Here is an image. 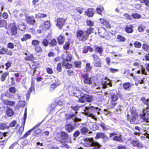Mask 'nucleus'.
I'll return each mask as SVG.
<instances>
[{
  "instance_id": "37998d69",
  "label": "nucleus",
  "mask_w": 149,
  "mask_h": 149,
  "mask_svg": "<svg viewBox=\"0 0 149 149\" xmlns=\"http://www.w3.org/2000/svg\"><path fill=\"white\" fill-rule=\"evenodd\" d=\"M80 130L82 134H86L88 131V129L86 127H84L81 129Z\"/></svg>"
},
{
  "instance_id": "4c0bfd02",
  "label": "nucleus",
  "mask_w": 149,
  "mask_h": 149,
  "mask_svg": "<svg viewBox=\"0 0 149 149\" xmlns=\"http://www.w3.org/2000/svg\"><path fill=\"white\" fill-rule=\"evenodd\" d=\"M90 10H87L85 12V15H86L88 16L92 17L93 15V13L91 11H90Z\"/></svg>"
},
{
  "instance_id": "e433bc0d",
  "label": "nucleus",
  "mask_w": 149,
  "mask_h": 149,
  "mask_svg": "<svg viewBox=\"0 0 149 149\" xmlns=\"http://www.w3.org/2000/svg\"><path fill=\"white\" fill-rule=\"evenodd\" d=\"M100 126L104 130H107L109 129L110 127L106 125H105L104 123H102Z\"/></svg>"
},
{
  "instance_id": "680f3d73",
  "label": "nucleus",
  "mask_w": 149,
  "mask_h": 149,
  "mask_svg": "<svg viewBox=\"0 0 149 149\" xmlns=\"http://www.w3.org/2000/svg\"><path fill=\"white\" fill-rule=\"evenodd\" d=\"M9 92L12 93H14L16 92V89L14 87H11L9 88Z\"/></svg>"
},
{
  "instance_id": "69168bd1",
  "label": "nucleus",
  "mask_w": 149,
  "mask_h": 149,
  "mask_svg": "<svg viewBox=\"0 0 149 149\" xmlns=\"http://www.w3.org/2000/svg\"><path fill=\"white\" fill-rule=\"evenodd\" d=\"M74 64L75 67H80L81 63L80 61H75L74 63Z\"/></svg>"
},
{
  "instance_id": "423d86ee",
  "label": "nucleus",
  "mask_w": 149,
  "mask_h": 149,
  "mask_svg": "<svg viewBox=\"0 0 149 149\" xmlns=\"http://www.w3.org/2000/svg\"><path fill=\"white\" fill-rule=\"evenodd\" d=\"M118 99V96L115 94L112 95H111L110 104L113 106H115L117 103V101Z\"/></svg>"
},
{
  "instance_id": "09e8293b",
  "label": "nucleus",
  "mask_w": 149,
  "mask_h": 149,
  "mask_svg": "<svg viewBox=\"0 0 149 149\" xmlns=\"http://www.w3.org/2000/svg\"><path fill=\"white\" fill-rule=\"evenodd\" d=\"M139 141L137 140H134L131 143L134 146H137Z\"/></svg>"
},
{
  "instance_id": "052dcab7",
  "label": "nucleus",
  "mask_w": 149,
  "mask_h": 149,
  "mask_svg": "<svg viewBox=\"0 0 149 149\" xmlns=\"http://www.w3.org/2000/svg\"><path fill=\"white\" fill-rule=\"evenodd\" d=\"M6 24V22L4 20H1L0 21V27H3Z\"/></svg>"
},
{
  "instance_id": "dca6fc26",
  "label": "nucleus",
  "mask_w": 149,
  "mask_h": 149,
  "mask_svg": "<svg viewBox=\"0 0 149 149\" xmlns=\"http://www.w3.org/2000/svg\"><path fill=\"white\" fill-rule=\"evenodd\" d=\"M26 20L27 22L31 24H33L35 22V20L33 17H30L28 16L26 17Z\"/></svg>"
},
{
  "instance_id": "79ce46f5",
  "label": "nucleus",
  "mask_w": 149,
  "mask_h": 149,
  "mask_svg": "<svg viewBox=\"0 0 149 149\" xmlns=\"http://www.w3.org/2000/svg\"><path fill=\"white\" fill-rule=\"evenodd\" d=\"M142 48L144 50L149 51V46L147 44L144 43L142 46Z\"/></svg>"
},
{
  "instance_id": "ea45409f",
  "label": "nucleus",
  "mask_w": 149,
  "mask_h": 149,
  "mask_svg": "<svg viewBox=\"0 0 149 149\" xmlns=\"http://www.w3.org/2000/svg\"><path fill=\"white\" fill-rule=\"evenodd\" d=\"M24 58L26 61H32L34 59V57L33 54H31L30 56L25 57Z\"/></svg>"
},
{
  "instance_id": "7ed1b4c3",
  "label": "nucleus",
  "mask_w": 149,
  "mask_h": 149,
  "mask_svg": "<svg viewBox=\"0 0 149 149\" xmlns=\"http://www.w3.org/2000/svg\"><path fill=\"white\" fill-rule=\"evenodd\" d=\"M84 31L81 30H79L77 31V38L80 40L85 41L87 39V36L85 33Z\"/></svg>"
},
{
  "instance_id": "5fc2aeb1",
  "label": "nucleus",
  "mask_w": 149,
  "mask_h": 149,
  "mask_svg": "<svg viewBox=\"0 0 149 149\" xmlns=\"http://www.w3.org/2000/svg\"><path fill=\"white\" fill-rule=\"evenodd\" d=\"M26 103L24 101H19L18 103V105L21 107H24Z\"/></svg>"
},
{
  "instance_id": "20e7f679",
  "label": "nucleus",
  "mask_w": 149,
  "mask_h": 149,
  "mask_svg": "<svg viewBox=\"0 0 149 149\" xmlns=\"http://www.w3.org/2000/svg\"><path fill=\"white\" fill-rule=\"evenodd\" d=\"M93 108H95L93 106L91 107H86L85 108L84 113L85 115L88 116V117H91L92 118L96 120L97 119L95 116L93 114L90 113L89 112V110H90Z\"/></svg>"
},
{
  "instance_id": "0e129e2a",
  "label": "nucleus",
  "mask_w": 149,
  "mask_h": 149,
  "mask_svg": "<svg viewBox=\"0 0 149 149\" xmlns=\"http://www.w3.org/2000/svg\"><path fill=\"white\" fill-rule=\"evenodd\" d=\"M57 44V42L56 40L54 39H53L50 43V45L52 46H54L56 45Z\"/></svg>"
},
{
  "instance_id": "9b49d317",
  "label": "nucleus",
  "mask_w": 149,
  "mask_h": 149,
  "mask_svg": "<svg viewBox=\"0 0 149 149\" xmlns=\"http://www.w3.org/2000/svg\"><path fill=\"white\" fill-rule=\"evenodd\" d=\"M74 126L72 124H67L65 126L66 131L68 132H72L74 129Z\"/></svg>"
},
{
  "instance_id": "2f4dec72",
  "label": "nucleus",
  "mask_w": 149,
  "mask_h": 149,
  "mask_svg": "<svg viewBox=\"0 0 149 149\" xmlns=\"http://www.w3.org/2000/svg\"><path fill=\"white\" fill-rule=\"evenodd\" d=\"M47 16V15L45 14H44L41 13H38L36 14V17L37 18L40 17H45Z\"/></svg>"
},
{
  "instance_id": "4468645a",
  "label": "nucleus",
  "mask_w": 149,
  "mask_h": 149,
  "mask_svg": "<svg viewBox=\"0 0 149 149\" xmlns=\"http://www.w3.org/2000/svg\"><path fill=\"white\" fill-rule=\"evenodd\" d=\"M94 65L96 67H101V63L100 59L96 56H94Z\"/></svg>"
},
{
  "instance_id": "de8ad7c7",
  "label": "nucleus",
  "mask_w": 149,
  "mask_h": 149,
  "mask_svg": "<svg viewBox=\"0 0 149 149\" xmlns=\"http://www.w3.org/2000/svg\"><path fill=\"white\" fill-rule=\"evenodd\" d=\"M87 25L89 26H93L94 25V23L91 20H88L86 21Z\"/></svg>"
},
{
  "instance_id": "774afa93",
  "label": "nucleus",
  "mask_w": 149,
  "mask_h": 149,
  "mask_svg": "<svg viewBox=\"0 0 149 149\" xmlns=\"http://www.w3.org/2000/svg\"><path fill=\"white\" fill-rule=\"evenodd\" d=\"M18 27L19 29L22 31H23L25 28V26L24 25H19Z\"/></svg>"
},
{
  "instance_id": "a211bd4d",
  "label": "nucleus",
  "mask_w": 149,
  "mask_h": 149,
  "mask_svg": "<svg viewBox=\"0 0 149 149\" xmlns=\"http://www.w3.org/2000/svg\"><path fill=\"white\" fill-rule=\"evenodd\" d=\"M100 84H99L97 82H95L93 83V87L95 86H97V87L95 89L94 91V92L95 93H99L100 92H101L100 90L101 88H99V86H98V85H100Z\"/></svg>"
},
{
  "instance_id": "8fccbe9b",
  "label": "nucleus",
  "mask_w": 149,
  "mask_h": 149,
  "mask_svg": "<svg viewBox=\"0 0 149 149\" xmlns=\"http://www.w3.org/2000/svg\"><path fill=\"white\" fill-rule=\"evenodd\" d=\"M70 44V43L69 42H66L63 47L64 49L65 50L68 49L69 48Z\"/></svg>"
},
{
  "instance_id": "f704fd0d",
  "label": "nucleus",
  "mask_w": 149,
  "mask_h": 149,
  "mask_svg": "<svg viewBox=\"0 0 149 149\" xmlns=\"http://www.w3.org/2000/svg\"><path fill=\"white\" fill-rule=\"evenodd\" d=\"M16 129H19V130L17 131V132L19 134H21L24 130V128L22 127H20L19 125H18L16 126Z\"/></svg>"
},
{
  "instance_id": "bb28decb",
  "label": "nucleus",
  "mask_w": 149,
  "mask_h": 149,
  "mask_svg": "<svg viewBox=\"0 0 149 149\" xmlns=\"http://www.w3.org/2000/svg\"><path fill=\"white\" fill-rule=\"evenodd\" d=\"M58 44L61 45L63 43L65 38L63 36L60 35L58 38Z\"/></svg>"
},
{
  "instance_id": "c03bdc74",
  "label": "nucleus",
  "mask_w": 149,
  "mask_h": 149,
  "mask_svg": "<svg viewBox=\"0 0 149 149\" xmlns=\"http://www.w3.org/2000/svg\"><path fill=\"white\" fill-rule=\"evenodd\" d=\"M134 47L137 48H140L141 46V43L138 41H136L134 43Z\"/></svg>"
},
{
  "instance_id": "f257e3e1",
  "label": "nucleus",
  "mask_w": 149,
  "mask_h": 149,
  "mask_svg": "<svg viewBox=\"0 0 149 149\" xmlns=\"http://www.w3.org/2000/svg\"><path fill=\"white\" fill-rule=\"evenodd\" d=\"M85 146L87 147L91 146H95V147L93 149H99L100 147L99 143L95 142L93 139L86 138L84 140Z\"/></svg>"
},
{
  "instance_id": "a18cd8bd",
  "label": "nucleus",
  "mask_w": 149,
  "mask_h": 149,
  "mask_svg": "<svg viewBox=\"0 0 149 149\" xmlns=\"http://www.w3.org/2000/svg\"><path fill=\"white\" fill-rule=\"evenodd\" d=\"M146 28V27L142 25H140L138 28V30L139 31L142 32Z\"/></svg>"
},
{
  "instance_id": "1a4fd4ad",
  "label": "nucleus",
  "mask_w": 149,
  "mask_h": 149,
  "mask_svg": "<svg viewBox=\"0 0 149 149\" xmlns=\"http://www.w3.org/2000/svg\"><path fill=\"white\" fill-rule=\"evenodd\" d=\"M65 22V20L64 18H58L57 19L56 25L58 27L61 28L63 26Z\"/></svg>"
},
{
  "instance_id": "f3484780",
  "label": "nucleus",
  "mask_w": 149,
  "mask_h": 149,
  "mask_svg": "<svg viewBox=\"0 0 149 149\" xmlns=\"http://www.w3.org/2000/svg\"><path fill=\"white\" fill-rule=\"evenodd\" d=\"M115 141L123 142V139L122 138V135L120 134L119 136H114L113 139Z\"/></svg>"
},
{
  "instance_id": "393cba45",
  "label": "nucleus",
  "mask_w": 149,
  "mask_h": 149,
  "mask_svg": "<svg viewBox=\"0 0 149 149\" xmlns=\"http://www.w3.org/2000/svg\"><path fill=\"white\" fill-rule=\"evenodd\" d=\"M31 36L30 34H25L23 36V37L22 38L21 40L22 42L25 41L31 38Z\"/></svg>"
},
{
  "instance_id": "c85d7f7f",
  "label": "nucleus",
  "mask_w": 149,
  "mask_h": 149,
  "mask_svg": "<svg viewBox=\"0 0 149 149\" xmlns=\"http://www.w3.org/2000/svg\"><path fill=\"white\" fill-rule=\"evenodd\" d=\"M93 29V28H90L88 29L86 31H84L85 32V33L87 36V39L88 38L89 35L92 32Z\"/></svg>"
},
{
  "instance_id": "6e6d98bb",
  "label": "nucleus",
  "mask_w": 149,
  "mask_h": 149,
  "mask_svg": "<svg viewBox=\"0 0 149 149\" xmlns=\"http://www.w3.org/2000/svg\"><path fill=\"white\" fill-rule=\"evenodd\" d=\"M141 100L145 104H146L149 102V99H146L144 97H142L141 98Z\"/></svg>"
},
{
  "instance_id": "5701e85b",
  "label": "nucleus",
  "mask_w": 149,
  "mask_h": 149,
  "mask_svg": "<svg viewBox=\"0 0 149 149\" xmlns=\"http://www.w3.org/2000/svg\"><path fill=\"white\" fill-rule=\"evenodd\" d=\"M3 103L7 105L13 106L15 103V102L13 101L8 100H4L3 101Z\"/></svg>"
},
{
  "instance_id": "58836bf2",
  "label": "nucleus",
  "mask_w": 149,
  "mask_h": 149,
  "mask_svg": "<svg viewBox=\"0 0 149 149\" xmlns=\"http://www.w3.org/2000/svg\"><path fill=\"white\" fill-rule=\"evenodd\" d=\"M96 136L98 138H104L105 137L104 133H97V134Z\"/></svg>"
},
{
  "instance_id": "473e14b6",
  "label": "nucleus",
  "mask_w": 149,
  "mask_h": 149,
  "mask_svg": "<svg viewBox=\"0 0 149 149\" xmlns=\"http://www.w3.org/2000/svg\"><path fill=\"white\" fill-rule=\"evenodd\" d=\"M6 113L9 116H11L13 114V111L11 109H8L6 111Z\"/></svg>"
},
{
  "instance_id": "3c124183",
  "label": "nucleus",
  "mask_w": 149,
  "mask_h": 149,
  "mask_svg": "<svg viewBox=\"0 0 149 149\" xmlns=\"http://www.w3.org/2000/svg\"><path fill=\"white\" fill-rule=\"evenodd\" d=\"M7 52L6 49L4 47L0 49V54H4Z\"/></svg>"
},
{
  "instance_id": "e2e57ef3",
  "label": "nucleus",
  "mask_w": 149,
  "mask_h": 149,
  "mask_svg": "<svg viewBox=\"0 0 149 149\" xmlns=\"http://www.w3.org/2000/svg\"><path fill=\"white\" fill-rule=\"evenodd\" d=\"M140 63L139 62H136L133 63V65L134 67V69H136L139 66Z\"/></svg>"
},
{
  "instance_id": "a19ab883",
  "label": "nucleus",
  "mask_w": 149,
  "mask_h": 149,
  "mask_svg": "<svg viewBox=\"0 0 149 149\" xmlns=\"http://www.w3.org/2000/svg\"><path fill=\"white\" fill-rule=\"evenodd\" d=\"M58 85V84L56 82H55V83L52 84L50 86V90L52 91L54 90Z\"/></svg>"
},
{
  "instance_id": "f03ea898",
  "label": "nucleus",
  "mask_w": 149,
  "mask_h": 149,
  "mask_svg": "<svg viewBox=\"0 0 149 149\" xmlns=\"http://www.w3.org/2000/svg\"><path fill=\"white\" fill-rule=\"evenodd\" d=\"M130 112V114L129 113L127 114V117L128 120H130L131 123L133 124L137 116L135 108L132 107L131 109Z\"/></svg>"
},
{
  "instance_id": "9d476101",
  "label": "nucleus",
  "mask_w": 149,
  "mask_h": 149,
  "mask_svg": "<svg viewBox=\"0 0 149 149\" xmlns=\"http://www.w3.org/2000/svg\"><path fill=\"white\" fill-rule=\"evenodd\" d=\"M10 32L13 36H15L17 33V28L15 24H13L11 25Z\"/></svg>"
},
{
  "instance_id": "49530a36",
  "label": "nucleus",
  "mask_w": 149,
  "mask_h": 149,
  "mask_svg": "<svg viewBox=\"0 0 149 149\" xmlns=\"http://www.w3.org/2000/svg\"><path fill=\"white\" fill-rule=\"evenodd\" d=\"M85 69L87 72H89L91 70L92 68L90 66V63H88L86 64Z\"/></svg>"
},
{
  "instance_id": "72a5a7b5",
  "label": "nucleus",
  "mask_w": 149,
  "mask_h": 149,
  "mask_svg": "<svg viewBox=\"0 0 149 149\" xmlns=\"http://www.w3.org/2000/svg\"><path fill=\"white\" fill-rule=\"evenodd\" d=\"M95 51L97 52H98L100 54L102 53L103 52V49L102 47H99L98 46H95Z\"/></svg>"
},
{
  "instance_id": "cd10ccee",
  "label": "nucleus",
  "mask_w": 149,
  "mask_h": 149,
  "mask_svg": "<svg viewBox=\"0 0 149 149\" xmlns=\"http://www.w3.org/2000/svg\"><path fill=\"white\" fill-rule=\"evenodd\" d=\"M9 75L8 72H6L2 74L1 77V81H4L6 79V77Z\"/></svg>"
},
{
  "instance_id": "a878e982",
  "label": "nucleus",
  "mask_w": 149,
  "mask_h": 149,
  "mask_svg": "<svg viewBox=\"0 0 149 149\" xmlns=\"http://www.w3.org/2000/svg\"><path fill=\"white\" fill-rule=\"evenodd\" d=\"M141 73L145 75H147V72L143 65L141 66V70H139L137 71L138 74H140Z\"/></svg>"
},
{
  "instance_id": "b1692460",
  "label": "nucleus",
  "mask_w": 149,
  "mask_h": 149,
  "mask_svg": "<svg viewBox=\"0 0 149 149\" xmlns=\"http://www.w3.org/2000/svg\"><path fill=\"white\" fill-rule=\"evenodd\" d=\"M133 26L132 25L127 26L125 29V30L126 32L128 33H132L133 31L132 28Z\"/></svg>"
},
{
  "instance_id": "c756f323",
  "label": "nucleus",
  "mask_w": 149,
  "mask_h": 149,
  "mask_svg": "<svg viewBox=\"0 0 149 149\" xmlns=\"http://www.w3.org/2000/svg\"><path fill=\"white\" fill-rule=\"evenodd\" d=\"M66 55L67 56L66 57L65 59L66 61L68 62L71 61L72 59V56L69 53H66Z\"/></svg>"
},
{
  "instance_id": "6e6552de",
  "label": "nucleus",
  "mask_w": 149,
  "mask_h": 149,
  "mask_svg": "<svg viewBox=\"0 0 149 149\" xmlns=\"http://www.w3.org/2000/svg\"><path fill=\"white\" fill-rule=\"evenodd\" d=\"M145 111H144L143 113L141 114L140 116L144 122H149V111H147L145 113Z\"/></svg>"
},
{
  "instance_id": "4d7b16f0",
  "label": "nucleus",
  "mask_w": 149,
  "mask_h": 149,
  "mask_svg": "<svg viewBox=\"0 0 149 149\" xmlns=\"http://www.w3.org/2000/svg\"><path fill=\"white\" fill-rule=\"evenodd\" d=\"M8 128V127L6 126V124L4 123H2L0 125V129L1 130H4Z\"/></svg>"
},
{
  "instance_id": "c9c22d12",
  "label": "nucleus",
  "mask_w": 149,
  "mask_h": 149,
  "mask_svg": "<svg viewBox=\"0 0 149 149\" xmlns=\"http://www.w3.org/2000/svg\"><path fill=\"white\" fill-rule=\"evenodd\" d=\"M117 39H118V41H119L124 42L126 40V39L123 36L120 35H118L117 36Z\"/></svg>"
},
{
  "instance_id": "39448f33",
  "label": "nucleus",
  "mask_w": 149,
  "mask_h": 149,
  "mask_svg": "<svg viewBox=\"0 0 149 149\" xmlns=\"http://www.w3.org/2000/svg\"><path fill=\"white\" fill-rule=\"evenodd\" d=\"M99 88H105L107 87V86H109V87H111L112 86V84L109 79H105V81L100 84Z\"/></svg>"
},
{
  "instance_id": "412c9836",
  "label": "nucleus",
  "mask_w": 149,
  "mask_h": 149,
  "mask_svg": "<svg viewBox=\"0 0 149 149\" xmlns=\"http://www.w3.org/2000/svg\"><path fill=\"white\" fill-rule=\"evenodd\" d=\"M50 27V25L49 22V21H47L45 22L42 28L43 30H46L49 29Z\"/></svg>"
},
{
  "instance_id": "bf43d9fd",
  "label": "nucleus",
  "mask_w": 149,
  "mask_h": 149,
  "mask_svg": "<svg viewBox=\"0 0 149 149\" xmlns=\"http://www.w3.org/2000/svg\"><path fill=\"white\" fill-rule=\"evenodd\" d=\"M40 43V42L37 40H33L32 41V44L34 46L38 45Z\"/></svg>"
},
{
  "instance_id": "7c9ffc66",
  "label": "nucleus",
  "mask_w": 149,
  "mask_h": 149,
  "mask_svg": "<svg viewBox=\"0 0 149 149\" xmlns=\"http://www.w3.org/2000/svg\"><path fill=\"white\" fill-rule=\"evenodd\" d=\"M87 99V102H91L93 100V97L91 95H86V97Z\"/></svg>"
},
{
  "instance_id": "ddd939ff",
  "label": "nucleus",
  "mask_w": 149,
  "mask_h": 149,
  "mask_svg": "<svg viewBox=\"0 0 149 149\" xmlns=\"http://www.w3.org/2000/svg\"><path fill=\"white\" fill-rule=\"evenodd\" d=\"M61 136L62 139L64 141L68 142V141L69 138L68 135L65 132H62L61 133Z\"/></svg>"
},
{
  "instance_id": "13d9d810",
  "label": "nucleus",
  "mask_w": 149,
  "mask_h": 149,
  "mask_svg": "<svg viewBox=\"0 0 149 149\" xmlns=\"http://www.w3.org/2000/svg\"><path fill=\"white\" fill-rule=\"evenodd\" d=\"M35 49L37 52H40L42 51V48L39 46H37L35 47Z\"/></svg>"
},
{
  "instance_id": "4be33fe9",
  "label": "nucleus",
  "mask_w": 149,
  "mask_h": 149,
  "mask_svg": "<svg viewBox=\"0 0 149 149\" xmlns=\"http://www.w3.org/2000/svg\"><path fill=\"white\" fill-rule=\"evenodd\" d=\"M131 86V84L128 82L125 83L123 85V88L127 91L130 90Z\"/></svg>"
},
{
  "instance_id": "0eeeda50",
  "label": "nucleus",
  "mask_w": 149,
  "mask_h": 149,
  "mask_svg": "<svg viewBox=\"0 0 149 149\" xmlns=\"http://www.w3.org/2000/svg\"><path fill=\"white\" fill-rule=\"evenodd\" d=\"M84 78V82L86 84L91 85L92 83L91 80V78L89 77L88 74H85L82 76Z\"/></svg>"
},
{
  "instance_id": "603ef678",
  "label": "nucleus",
  "mask_w": 149,
  "mask_h": 149,
  "mask_svg": "<svg viewBox=\"0 0 149 149\" xmlns=\"http://www.w3.org/2000/svg\"><path fill=\"white\" fill-rule=\"evenodd\" d=\"M42 44L45 47H47L49 44V42L46 39H44L42 41Z\"/></svg>"
},
{
  "instance_id": "aec40b11",
  "label": "nucleus",
  "mask_w": 149,
  "mask_h": 149,
  "mask_svg": "<svg viewBox=\"0 0 149 149\" xmlns=\"http://www.w3.org/2000/svg\"><path fill=\"white\" fill-rule=\"evenodd\" d=\"M86 95L83 94L82 95H81V97L79 99V101L81 103L86 102L87 99L86 98Z\"/></svg>"
},
{
  "instance_id": "6ab92c4d",
  "label": "nucleus",
  "mask_w": 149,
  "mask_h": 149,
  "mask_svg": "<svg viewBox=\"0 0 149 149\" xmlns=\"http://www.w3.org/2000/svg\"><path fill=\"white\" fill-rule=\"evenodd\" d=\"M98 31L99 35L101 37L104 36L105 30L104 28H100L98 29Z\"/></svg>"
},
{
  "instance_id": "864d4df0",
  "label": "nucleus",
  "mask_w": 149,
  "mask_h": 149,
  "mask_svg": "<svg viewBox=\"0 0 149 149\" xmlns=\"http://www.w3.org/2000/svg\"><path fill=\"white\" fill-rule=\"evenodd\" d=\"M68 76H71L74 74V72L73 70H69L67 71Z\"/></svg>"
},
{
  "instance_id": "f8f14e48",
  "label": "nucleus",
  "mask_w": 149,
  "mask_h": 149,
  "mask_svg": "<svg viewBox=\"0 0 149 149\" xmlns=\"http://www.w3.org/2000/svg\"><path fill=\"white\" fill-rule=\"evenodd\" d=\"M101 24H103L106 26L107 27L110 28L111 27V26L109 22L103 18H101L100 19Z\"/></svg>"
},
{
  "instance_id": "2eb2a0df",
  "label": "nucleus",
  "mask_w": 149,
  "mask_h": 149,
  "mask_svg": "<svg viewBox=\"0 0 149 149\" xmlns=\"http://www.w3.org/2000/svg\"><path fill=\"white\" fill-rule=\"evenodd\" d=\"M72 96H74L79 98L83 94L80 91L77 90L72 93Z\"/></svg>"
},
{
  "instance_id": "338daca9",
  "label": "nucleus",
  "mask_w": 149,
  "mask_h": 149,
  "mask_svg": "<svg viewBox=\"0 0 149 149\" xmlns=\"http://www.w3.org/2000/svg\"><path fill=\"white\" fill-rule=\"evenodd\" d=\"M42 132V131L40 129H38L36 130L33 133V134L34 135H35L37 134H39L41 133Z\"/></svg>"
}]
</instances>
